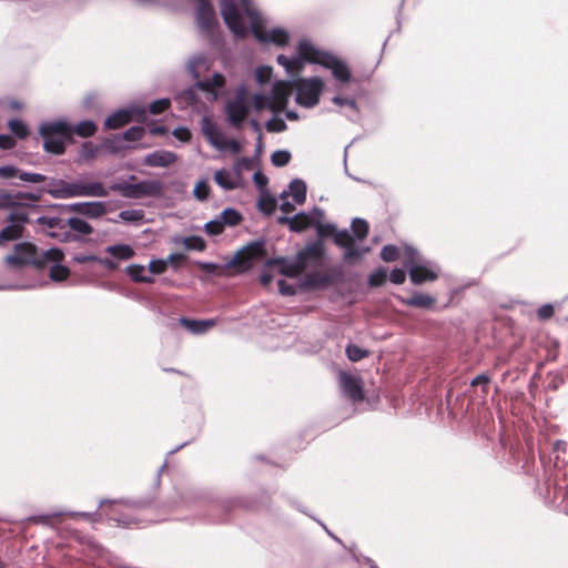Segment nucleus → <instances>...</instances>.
<instances>
[{
  "label": "nucleus",
  "instance_id": "53",
  "mask_svg": "<svg viewBox=\"0 0 568 568\" xmlns=\"http://www.w3.org/2000/svg\"><path fill=\"white\" fill-rule=\"evenodd\" d=\"M170 106V100L169 99H160L151 103L150 105V112L153 114H160L161 112L165 111Z\"/></svg>",
  "mask_w": 568,
  "mask_h": 568
},
{
  "label": "nucleus",
  "instance_id": "16",
  "mask_svg": "<svg viewBox=\"0 0 568 568\" xmlns=\"http://www.w3.org/2000/svg\"><path fill=\"white\" fill-rule=\"evenodd\" d=\"M145 110L138 106H132L126 110H119L106 118L104 122L105 129H119L132 120L140 121L144 119Z\"/></svg>",
  "mask_w": 568,
  "mask_h": 568
},
{
  "label": "nucleus",
  "instance_id": "15",
  "mask_svg": "<svg viewBox=\"0 0 568 568\" xmlns=\"http://www.w3.org/2000/svg\"><path fill=\"white\" fill-rule=\"evenodd\" d=\"M195 1V14L199 28L211 33L216 23V14L210 0H194Z\"/></svg>",
  "mask_w": 568,
  "mask_h": 568
},
{
  "label": "nucleus",
  "instance_id": "33",
  "mask_svg": "<svg viewBox=\"0 0 568 568\" xmlns=\"http://www.w3.org/2000/svg\"><path fill=\"white\" fill-rule=\"evenodd\" d=\"M68 225L74 232H78L83 235H90L93 232L92 226L88 222L79 217H70L68 220Z\"/></svg>",
  "mask_w": 568,
  "mask_h": 568
},
{
  "label": "nucleus",
  "instance_id": "62",
  "mask_svg": "<svg viewBox=\"0 0 568 568\" xmlns=\"http://www.w3.org/2000/svg\"><path fill=\"white\" fill-rule=\"evenodd\" d=\"M277 285H278V290H280L281 294H283V295H293V294H295L294 286L291 285V284H287L286 281L280 280L277 282Z\"/></svg>",
  "mask_w": 568,
  "mask_h": 568
},
{
  "label": "nucleus",
  "instance_id": "29",
  "mask_svg": "<svg viewBox=\"0 0 568 568\" xmlns=\"http://www.w3.org/2000/svg\"><path fill=\"white\" fill-rule=\"evenodd\" d=\"M181 324L187 329L190 331L191 333H194V334H203L205 333L209 328L213 327L215 322L212 321V320H207V321H194V320H187V318H182L181 320Z\"/></svg>",
  "mask_w": 568,
  "mask_h": 568
},
{
  "label": "nucleus",
  "instance_id": "25",
  "mask_svg": "<svg viewBox=\"0 0 568 568\" xmlns=\"http://www.w3.org/2000/svg\"><path fill=\"white\" fill-rule=\"evenodd\" d=\"M287 191V196H292L295 204L302 205L306 200V184L300 179L293 180Z\"/></svg>",
  "mask_w": 568,
  "mask_h": 568
},
{
  "label": "nucleus",
  "instance_id": "51",
  "mask_svg": "<svg viewBox=\"0 0 568 568\" xmlns=\"http://www.w3.org/2000/svg\"><path fill=\"white\" fill-rule=\"evenodd\" d=\"M184 245L189 250L203 251L205 248V242L197 236H190L184 240Z\"/></svg>",
  "mask_w": 568,
  "mask_h": 568
},
{
  "label": "nucleus",
  "instance_id": "8",
  "mask_svg": "<svg viewBox=\"0 0 568 568\" xmlns=\"http://www.w3.org/2000/svg\"><path fill=\"white\" fill-rule=\"evenodd\" d=\"M201 131L209 141V143L217 151H229L235 155L240 153L242 145L235 139H229L225 133L207 116L201 121Z\"/></svg>",
  "mask_w": 568,
  "mask_h": 568
},
{
  "label": "nucleus",
  "instance_id": "11",
  "mask_svg": "<svg viewBox=\"0 0 568 568\" xmlns=\"http://www.w3.org/2000/svg\"><path fill=\"white\" fill-rule=\"evenodd\" d=\"M4 262L8 266L19 268L27 264L42 266L41 256H38L37 248L30 243H19L14 246L11 254L6 256Z\"/></svg>",
  "mask_w": 568,
  "mask_h": 568
},
{
  "label": "nucleus",
  "instance_id": "13",
  "mask_svg": "<svg viewBox=\"0 0 568 568\" xmlns=\"http://www.w3.org/2000/svg\"><path fill=\"white\" fill-rule=\"evenodd\" d=\"M248 163V159H241L234 164L232 170H217L214 174L215 183L223 190L230 191L237 189L242 183V166L247 165Z\"/></svg>",
  "mask_w": 568,
  "mask_h": 568
},
{
  "label": "nucleus",
  "instance_id": "32",
  "mask_svg": "<svg viewBox=\"0 0 568 568\" xmlns=\"http://www.w3.org/2000/svg\"><path fill=\"white\" fill-rule=\"evenodd\" d=\"M219 217L221 219L224 227L225 226H235L242 220L241 214L236 210H233V209H225L223 212H221Z\"/></svg>",
  "mask_w": 568,
  "mask_h": 568
},
{
  "label": "nucleus",
  "instance_id": "22",
  "mask_svg": "<svg viewBox=\"0 0 568 568\" xmlns=\"http://www.w3.org/2000/svg\"><path fill=\"white\" fill-rule=\"evenodd\" d=\"M315 219L316 215H314L312 211L311 213H297L292 217L282 216L278 219V222L281 224H287L292 231L301 232L310 226H314Z\"/></svg>",
  "mask_w": 568,
  "mask_h": 568
},
{
  "label": "nucleus",
  "instance_id": "30",
  "mask_svg": "<svg viewBox=\"0 0 568 568\" xmlns=\"http://www.w3.org/2000/svg\"><path fill=\"white\" fill-rule=\"evenodd\" d=\"M408 306L428 308L434 305L435 298L427 294H415L409 298L402 300Z\"/></svg>",
  "mask_w": 568,
  "mask_h": 568
},
{
  "label": "nucleus",
  "instance_id": "44",
  "mask_svg": "<svg viewBox=\"0 0 568 568\" xmlns=\"http://www.w3.org/2000/svg\"><path fill=\"white\" fill-rule=\"evenodd\" d=\"M291 154L287 151L280 150L272 154V163L275 166H284L290 162Z\"/></svg>",
  "mask_w": 568,
  "mask_h": 568
},
{
  "label": "nucleus",
  "instance_id": "64",
  "mask_svg": "<svg viewBox=\"0 0 568 568\" xmlns=\"http://www.w3.org/2000/svg\"><path fill=\"white\" fill-rule=\"evenodd\" d=\"M253 180L255 184L261 189L265 187L267 184V178L261 172H255L253 175Z\"/></svg>",
  "mask_w": 568,
  "mask_h": 568
},
{
  "label": "nucleus",
  "instance_id": "34",
  "mask_svg": "<svg viewBox=\"0 0 568 568\" xmlns=\"http://www.w3.org/2000/svg\"><path fill=\"white\" fill-rule=\"evenodd\" d=\"M333 103L339 106H347L352 114H347V116L352 120H355L358 114V106L354 99H348L344 97L336 95L332 99Z\"/></svg>",
  "mask_w": 568,
  "mask_h": 568
},
{
  "label": "nucleus",
  "instance_id": "24",
  "mask_svg": "<svg viewBox=\"0 0 568 568\" xmlns=\"http://www.w3.org/2000/svg\"><path fill=\"white\" fill-rule=\"evenodd\" d=\"M277 62L285 68L286 72L290 75H297L302 71L304 63L308 62V60L303 58L301 55V52L298 51L297 57L291 59L283 54H280L277 57Z\"/></svg>",
  "mask_w": 568,
  "mask_h": 568
},
{
  "label": "nucleus",
  "instance_id": "56",
  "mask_svg": "<svg viewBox=\"0 0 568 568\" xmlns=\"http://www.w3.org/2000/svg\"><path fill=\"white\" fill-rule=\"evenodd\" d=\"M389 280L394 284H402L406 280V273L402 268H395L390 272Z\"/></svg>",
  "mask_w": 568,
  "mask_h": 568
},
{
  "label": "nucleus",
  "instance_id": "4",
  "mask_svg": "<svg viewBox=\"0 0 568 568\" xmlns=\"http://www.w3.org/2000/svg\"><path fill=\"white\" fill-rule=\"evenodd\" d=\"M323 248L320 244L307 245L294 260L274 258L266 262V267L277 266L278 272L288 277H296L305 268L321 263Z\"/></svg>",
  "mask_w": 568,
  "mask_h": 568
},
{
  "label": "nucleus",
  "instance_id": "7",
  "mask_svg": "<svg viewBox=\"0 0 568 568\" xmlns=\"http://www.w3.org/2000/svg\"><path fill=\"white\" fill-rule=\"evenodd\" d=\"M187 68L192 75L199 80L196 87L210 93L212 100L217 99V90L224 87L225 78L221 73H214L210 79L200 80L202 74L210 68L209 60L202 55L194 57L190 60Z\"/></svg>",
  "mask_w": 568,
  "mask_h": 568
},
{
  "label": "nucleus",
  "instance_id": "49",
  "mask_svg": "<svg viewBox=\"0 0 568 568\" xmlns=\"http://www.w3.org/2000/svg\"><path fill=\"white\" fill-rule=\"evenodd\" d=\"M144 132L145 130L142 126H132L124 132L123 139L128 141H138L143 138Z\"/></svg>",
  "mask_w": 568,
  "mask_h": 568
},
{
  "label": "nucleus",
  "instance_id": "5",
  "mask_svg": "<svg viewBox=\"0 0 568 568\" xmlns=\"http://www.w3.org/2000/svg\"><path fill=\"white\" fill-rule=\"evenodd\" d=\"M300 52L311 63H318L329 69L334 78L341 83L351 81L352 74L345 62L334 55L320 51L308 41L300 42Z\"/></svg>",
  "mask_w": 568,
  "mask_h": 568
},
{
  "label": "nucleus",
  "instance_id": "14",
  "mask_svg": "<svg viewBox=\"0 0 568 568\" xmlns=\"http://www.w3.org/2000/svg\"><path fill=\"white\" fill-rule=\"evenodd\" d=\"M64 254L60 248H50L42 253V266L47 262H53V265L50 267L49 276L54 282H62L67 280L70 275V271L67 266L61 265L60 262L63 260Z\"/></svg>",
  "mask_w": 568,
  "mask_h": 568
},
{
  "label": "nucleus",
  "instance_id": "45",
  "mask_svg": "<svg viewBox=\"0 0 568 568\" xmlns=\"http://www.w3.org/2000/svg\"><path fill=\"white\" fill-rule=\"evenodd\" d=\"M98 149L90 142H85L82 144L81 151H80V159L83 161H89L94 159L97 154Z\"/></svg>",
  "mask_w": 568,
  "mask_h": 568
},
{
  "label": "nucleus",
  "instance_id": "2",
  "mask_svg": "<svg viewBox=\"0 0 568 568\" xmlns=\"http://www.w3.org/2000/svg\"><path fill=\"white\" fill-rule=\"evenodd\" d=\"M325 83L318 78L300 79L296 82L276 81L268 95L255 94L253 98L254 108L257 111L268 109L272 112H280L285 109L294 88L296 90V103L304 108H314L324 90Z\"/></svg>",
  "mask_w": 568,
  "mask_h": 568
},
{
  "label": "nucleus",
  "instance_id": "6",
  "mask_svg": "<svg viewBox=\"0 0 568 568\" xmlns=\"http://www.w3.org/2000/svg\"><path fill=\"white\" fill-rule=\"evenodd\" d=\"M40 135L43 138V148L47 152L62 154L67 142L71 141L73 126L65 121H52L41 124Z\"/></svg>",
  "mask_w": 568,
  "mask_h": 568
},
{
  "label": "nucleus",
  "instance_id": "12",
  "mask_svg": "<svg viewBox=\"0 0 568 568\" xmlns=\"http://www.w3.org/2000/svg\"><path fill=\"white\" fill-rule=\"evenodd\" d=\"M229 121L239 126L248 114V94L245 87L236 90L235 97L226 105Z\"/></svg>",
  "mask_w": 568,
  "mask_h": 568
},
{
  "label": "nucleus",
  "instance_id": "31",
  "mask_svg": "<svg viewBox=\"0 0 568 568\" xmlns=\"http://www.w3.org/2000/svg\"><path fill=\"white\" fill-rule=\"evenodd\" d=\"M257 206L262 212H264L266 214H272L277 206V202H276L275 197H273L268 193L262 192V194L258 199Z\"/></svg>",
  "mask_w": 568,
  "mask_h": 568
},
{
  "label": "nucleus",
  "instance_id": "27",
  "mask_svg": "<svg viewBox=\"0 0 568 568\" xmlns=\"http://www.w3.org/2000/svg\"><path fill=\"white\" fill-rule=\"evenodd\" d=\"M126 274L139 283H153V276L149 274V271L140 264H131L125 268Z\"/></svg>",
  "mask_w": 568,
  "mask_h": 568
},
{
  "label": "nucleus",
  "instance_id": "43",
  "mask_svg": "<svg viewBox=\"0 0 568 568\" xmlns=\"http://www.w3.org/2000/svg\"><path fill=\"white\" fill-rule=\"evenodd\" d=\"M286 128L285 121L278 116H273L266 122V130L268 132H283Z\"/></svg>",
  "mask_w": 568,
  "mask_h": 568
},
{
  "label": "nucleus",
  "instance_id": "10",
  "mask_svg": "<svg viewBox=\"0 0 568 568\" xmlns=\"http://www.w3.org/2000/svg\"><path fill=\"white\" fill-rule=\"evenodd\" d=\"M404 264L409 267L410 280L415 284L437 278V271L429 263H420L418 253L412 247L405 250Z\"/></svg>",
  "mask_w": 568,
  "mask_h": 568
},
{
  "label": "nucleus",
  "instance_id": "50",
  "mask_svg": "<svg viewBox=\"0 0 568 568\" xmlns=\"http://www.w3.org/2000/svg\"><path fill=\"white\" fill-rule=\"evenodd\" d=\"M272 78V68L260 67L255 70V79L260 84L266 83Z\"/></svg>",
  "mask_w": 568,
  "mask_h": 568
},
{
  "label": "nucleus",
  "instance_id": "63",
  "mask_svg": "<svg viewBox=\"0 0 568 568\" xmlns=\"http://www.w3.org/2000/svg\"><path fill=\"white\" fill-rule=\"evenodd\" d=\"M184 260H185V255L184 254L174 253V254L169 255L165 261H166V265L171 264L174 267H176L179 265V263L183 262Z\"/></svg>",
  "mask_w": 568,
  "mask_h": 568
},
{
  "label": "nucleus",
  "instance_id": "58",
  "mask_svg": "<svg viewBox=\"0 0 568 568\" xmlns=\"http://www.w3.org/2000/svg\"><path fill=\"white\" fill-rule=\"evenodd\" d=\"M178 99L180 102H185L186 104H193L196 101L193 89L184 91Z\"/></svg>",
  "mask_w": 568,
  "mask_h": 568
},
{
  "label": "nucleus",
  "instance_id": "40",
  "mask_svg": "<svg viewBox=\"0 0 568 568\" xmlns=\"http://www.w3.org/2000/svg\"><path fill=\"white\" fill-rule=\"evenodd\" d=\"M193 194L200 201L206 200L210 194V185H209L207 181L206 180L199 181L194 186Z\"/></svg>",
  "mask_w": 568,
  "mask_h": 568
},
{
  "label": "nucleus",
  "instance_id": "52",
  "mask_svg": "<svg viewBox=\"0 0 568 568\" xmlns=\"http://www.w3.org/2000/svg\"><path fill=\"white\" fill-rule=\"evenodd\" d=\"M19 179L28 183H41L45 180V176L39 173L19 171Z\"/></svg>",
  "mask_w": 568,
  "mask_h": 568
},
{
  "label": "nucleus",
  "instance_id": "57",
  "mask_svg": "<svg viewBox=\"0 0 568 568\" xmlns=\"http://www.w3.org/2000/svg\"><path fill=\"white\" fill-rule=\"evenodd\" d=\"M173 135L181 142H187L191 139V132L187 128H176L173 131Z\"/></svg>",
  "mask_w": 568,
  "mask_h": 568
},
{
  "label": "nucleus",
  "instance_id": "20",
  "mask_svg": "<svg viewBox=\"0 0 568 568\" xmlns=\"http://www.w3.org/2000/svg\"><path fill=\"white\" fill-rule=\"evenodd\" d=\"M339 386L342 392L354 403L363 399L362 383L355 375L342 372L339 374Z\"/></svg>",
  "mask_w": 568,
  "mask_h": 568
},
{
  "label": "nucleus",
  "instance_id": "37",
  "mask_svg": "<svg viewBox=\"0 0 568 568\" xmlns=\"http://www.w3.org/2000/svg\"><path fill=\"white\" fill-rule=\"evenodd\" d=\"M334 242L341 246V247H347V246H352V244H354V239L352 237V235L348 233L347 230H342V231H337L335 232L334 234Z\"/></svg>",
  "mask_w": 568,
  "mask_h": 568
},
{
  "label": "nucleus",
  "instance_id": "19",
  "mask_svg": "<svg viewBox=\"0 0 568 568\" xmlns=\"http://www.w3.org/2000/svg\"><path fill=\"white\" fill-rule=\"evenodd\" d=\"M39 196L27 192H4L0 194V209L27 206L37 202Z\"/></svg>",
  "mask_w": 568,
  "mask_h": 568
},
{
  "label": "nucleus",
  "instance_id": "61",
  "mask_svg": "<svg viewBox=\"0 0 568 568\" xmlns=\"http://www.w3.org/2000/svg\"><path fill=\"white\" fill-rule=\"evenodd\" d=\"M16 145V140L8 134H0V148L4 150L12 149Z\"/></svg>",
  "mask_w": 568,
  "mask_h": 568
},
{
  "label": "nucleus",
  "instance_id": "18",
  "mask_svg": "<svg viewBox=\"0 0 568 568\" xmlns=\"http://www.w3.org/2000/svg\"><path fill=\"white\" fill-rule=\"evenodd\" d=\"M8 221L10 225L6 226L0 232V245L21 236L23 230L22 224L28 222V215L23 211H16L8 216Z\"/></svg>",
  "mask_w": 568,
  "mask_h": 568
},
{
  "label": "nucleus",
  "instance_id": "23",
  "mask_svg": "<svg viewBox=\"0 0 568 568\" xmlns=\"http://www.w3.org/2000/svg\"><path fill=\"white\" fill-rule=\"evenodd\" d=\"M178 155L174 152L168 150H156L148 154L143 163L151 168H168L175 163Z\"/></svg>",
  "mask_w": 568,
  "mask_h": 568
},
{
  "label": "nucleus",
  "instance_id": "60",
  "mask_svg": "<svg viewBox=\"0 0 568 568\" xmlns=\"http://www.w3.org/2000/svg\"><path fill=\"white\" fill-rule=\"evenodd\" d=\"M554 314V306L551 304H545L538 310V317L541 320H548Z\"/></svg>",
  "mask_w": 568,
  "mask_h": 568
},
{
  "label": "nucleus",
  "instance_id": "59",
  "mask_svg": "<svg viewBox=\"0 0 568 568\" xmlns=\"http://www.w3.org/2000/svg\"><path fill=\"white\" fill-rule=\"evenodd\" d=\"M362 255V252L352 244V246L345 247L344 252V258L346 261H352L354 258H357Z\"/></svg>",
  "mask_w": 568,
  "mask_h": 568
},
{
  "label": "nucleus",
  "instance_id": "55",
  "mask_svg": "<svg viewBox=\"0 0 568 568\" xmlns=\"http://www.w3.org/2000/svg\"><path fill=\"white\" fill-rule=\"evenodd\" d=\"M19 171L20 170L13 165L0 166V178H2V179L19 178Z\"/></svg>",
  "mask_w": 568,
  "mask_h": 568
},
{
  "label": "nucleus",
  "instance_id": "35",
  "mask_svg": "<svg viewBox=\"0 0 568 568\" xmlns=\"http://www.w3.org/2000/svg\"><path fill=\"white\" fill-rule=\"evenodd\" d=\"M95 131L97 125L92 121L80 122L75 128H73V134L77 133L78 135L83 138L93 135Z\"/></svg>",
  "mask_w": 568,
  "mask_h": 568
},
{
  "label": "nucleus",
  "instance_id": "41",
  "mask_svg": "<svg viewBox=\"0 0 568 568\" xmlns=\"http://www.w3.org/2000/svg\"><path fill=\"white\" fill-rule=\"evenodd\" d=\"M346 354H347V357L352 362H358L362 358L366 357L368 355V352L365 349H362L361 347H358L356 345H348L346 347Z\"/></svg>",
  "mask_w": 568,
  "mask_h": 568
},
{
  "label": "nucleus",
  "instance_id": "36",
  "mask_svg": "<svg viewBox=\"0 0 568 568\" xmlns=\"http://www.w3.org/2000/svg\"><path fill=\"white\" fill-rule=\"evenodd\" d=\"M352 231L358 240H363L368 233V224L365 220L354 219L352 222Z\"/></svg>",
  "mask_w": 568,
  "mask_h": 568
},
{
  "label": "nucleus",
  "instance_id": "26",
  "mask_svg": "<svg viewBox=\"0 0 568 568\" xmlns=\"http://www.w3.org/2000/svg\"><path fill=\"white\" fill-rule=\"evenodd\" d=\"M104 251L119 261H128L135 255L133 247L128 244L109 245Z\"/></svg>",
  "mask_w": 568,
  "mask_h": 568
},
{
  "label": "nucleus",
  "instance_id": "9",
  "mask_svg": "<svg viewBox=\"0 0 568 568\" xmlns=\"http://www.w3.org/2000/svg\"><path fill=\"white\" fill-rule=\"evenodd\" d=\"M110 189L120 192L125 197L140 199L143 196H160L163 192V184L156 180H145L138 183H115Z\"/></svg>",
  "mask_w": 568,
  "mask_h": 568
},
{
  "label": "nucleus",
  "instance_id": "47",
  "mask_svg": "<svg viewBox=\"0 0 568 568\" xmlns=\"http://www.w3.org/2000/svg\"><path fill=\"white\" fill-rule=\"evenodd\" d=\"M166 266L165 260H152L149 264L148 271L150 275H159L165 272Z\"/></svg>",
  "mask_w": 568,
  "mask_h": 568
},
{
  "label": "nucleus",
  "instance_id": "48",
  "mask_svg": "<svg viewBox=\"0 0 568 568\" xmlns=\"http://www.w3.org/2000/svg\"><path fill=\"white\" fill-rule=\"evenodd\" d=\"M381 257L385 262H393L398 257V250L394 245H385L381 251Z\"/></svg>",
  "mask_w": 568,
  "mask_h": 568
},
{
  "label": "nucleus",
  "instance_id": "28",
  "mask_svg": "<svg viewBox=\"0 0 568 568\" xmlns=\"http://www.w3.org/2000/svg\"><path fill=\"white\" fill-rule=\"evenodd\" d=\"M313 214L316 215L314 226L316 227L318 236H321V237L333 236L334 237L336 227L333 224L322 223V220L324 219L323 210L316 207L313 210Z\"/></svg>",
  "mask_w": 568,
  "mask_h": 568
},
{
  "label": "nucleus",
  "instance_id": "17",
  "mask_svg": "<svg viewBox=\"0 0 568 568\" xmlns=\"http://www.w3.org/2000/svg\"><path fill=\"white\" fill-rule=\"evenodd\" d=\"M264 255V244L262 242L251 243L235 253L231 261V265L248 268L253 260Z\"/></svg>",
  "mask_w": 568,
  "mask_h": 568
},
{
  "label": "nucleus",
  "instance_id": "21",
  "mask_svg": "<svg viewBox=\"0 0 568 568\" xmlns=\"http://www.w3.org/2000/svg\"><path fill=\"white\" fill-rule=\"evenodd\" d=\"M70 212L78 213L89 219H98L106 213V204L104 202H79L68 205Z\"/></svg>",
  "mask_w": 568,
  "mask_h": 568
},
{
  "label": "nucleus",
  "instance_id": "38",
  "mask_svg": "<svg viewBox=\"0 0 568 568\" xmlns=\"http://www.w3.org/2000/svg\"><path fill=\"white\" fill-rule=\"evenodd\" d=\"M8 126L10 131L20 139L26 138L29 133L27 125L22 121L17 119L10 120Z\"/></svg>",
  "mask_w": 568,
  "mask_h": 568
},
{
  "label": "nucleus",
  "instance_id": "39",
  "mask_svg": "<svg viewBox=\"0 0 568 568\" xmlns=\"http://www.w3.org/2000/svg\"><path fill=\"white\" fill-rule=\"evenodd\" d=\"M119 217L125 222H140L144 217L142 210H124L119 213Z\"/></svg>",
  "mask_w": 568,
  "mask_h": 568
},
{
  "label": "nucleus",
  "instance_id": "54",
  "mask_svg": "<svg viewBox=\"0 0 568 568\" xmlns=\"http://www.w3.org/2000/svg\"><path fill=\"white\" fill-rule=\"evenodd\" d=\"M280 209L285 214L292 213L295 210V202L292 203L288 201L287 191H283L281 194Z\"/></svg>",
  "mask_w": 568,
  "mask_h": 568
},
{
  "label": "nucleus",
  "instance_id": "42",
  "mask_svg": "<svg viewBox=\"0 0 568 568\" xmlns=\"http://www.w3.org/2000/svg\"><path fill=\"white\" fill-rule=\"evenodd\" d=\"M204 227L210 235H219L224 231V225L219 216L207 222Z\"/></svg>",
  "mask_w": 568,
  "mask_h": 568
},
{
  "label": "nucleus",
  "instance_id": "46",
  "mask_svg": "<svg viewBox=\"0 0 568 568\" xmlns=\"http://www.w3.org/2000/svg\"><path fill=\"white\" fill-rule=\"evenodd\" d=\"M387 277V272L384 268H379L376 272L372 273L368 280L371 286H381L385 283Z\"/></svg>",
  "mask_w": 568,
  "mask_h": 568
},
{
  "label": "nucleus",
  "instance_id": "3",
  "mask_svg": "<svg viewBox=\"0 0 568 568\" xmlns=\"http://www.w3.org/2000/svg\"><path fill=\"white\" fill-rule=\"evenodd\" d=\"M48 193L54 199L104 197L109 195V190L100 181L79 179L70 182L59 179L49 183Z\"/></svg>",
  "mask_w": 568,
  "mask_h": 568
},
{
  "label": "nucleus",
  "instance_id": "1",
  "mask_svg": "<svg viewBox=\"0 0 568 568\" xmlns=\"http://www.w3.org/2000/svg\"><path fill=\"white\" fill-rule=\"evenodd\" d=\"M250 22L251 30L254 37L262 43H274L276 45H284L288 41V32L282 28H273L267 30L265 19L255 9L251 0H240V7L233 0H221L222 17L236 38H245L248 34V29L245 26L244 17Z\"/></svg>",
  "mask_w": 568,
  "mask_h": 568
}]
</instances>
